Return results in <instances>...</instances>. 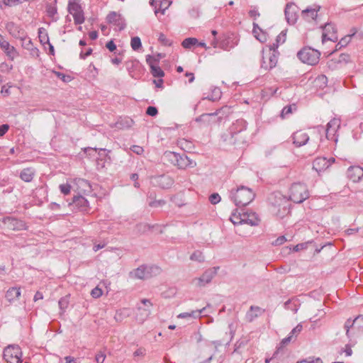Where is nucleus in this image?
Here are the masks:
<instances>
[{
	"label": "nucleus",
	"instance_id": "nucleus-23",
	"mask_svg": "<svg viewBox=\"0 0 363 363\" xmlns=\"http://www.w3.org/2000/svg\"><path fill=\"white\" fill-rule=\"evenodd\" d=\"M284 308L291 310L294 313H296L299 309L300 303L296 298H291L286 301L284 304Z\"/></svg>",
	"mask_w": 363,
	"mask_h": 363
},
{
	"label": "nucleus",
	"instance_id": "nucleus-21",
	"mask_svg": "<svg viewBox=\"0 0 363 363\" xmlns=\"http://www.w3.org/2000/svg\"><path fill=\"white\" fill-rule=\"evenodd\" d=\"M21 296V289L20 288L17 287H11L9 288L5 295V297L6 300L10 303H12L13 302L16 301L18 299V298Z\"/></svg>",
	"mask_w": 363,
	"mask_h": 363
},
{
	"label": "nucleus",
	"instance_id": "nucleus-26",
	"mask_svg": "<svg viewBox=\"0 0 363 363\" xmlns=\"http://www.w3.org/2000/svg\"><path fill=\"white\" fill-rule=\"evenodd\" d=\"M35 171L31 168H26L21 171L20 174L21 179L26 182H30L33 179Z\"/></svg>",
	"mask_w": 363,
	"mask_h": 363
},
{
	"label": "nucleus",
	"instance_id": "nucleus-46",
	"mask_svg": "<svg viewBox=\"0 0 363 363\" xmlns=\"http://www.w3.org/2000/svg\"><path fill=\"white\" fill-rule=\"evenodd\" d=\"M336 61L337 62V64H345L349 60V55L347 54H341L339 55L337 58H335Z\"/></svg>",
	"mask_w": 363,
	"mask_h": 363
},
{
	"label": "nucleus",
	"instance_id": "nucleus-61",
	"mask_svg": "<svg viewBox=\"0 0 363 363\" xmlns=\"http://www.w3.org/2000/svg\"><path fill=\"white\" fill-rule=\"evenodd\" d=\"M19 2V0H4V4L9 6L17 5Z\"/></svg>",
	"mask_w": 363,
	"mask_h": 363
},
{
	"label": "nucleus",
	"instance_id": "nucleus-17",
	"mask_svg": "<svg viewBox=\"0 0 363 363\" xmlns=\"http://www.w3.org/2000/svg\"><path fill=\"white\" fill-rule=\"evenodd\" d=\"M347 177L354 182H359L363 177V169L359 166H352L348 168Z\"/></svg>",
	"mask_w": 363,
	"mask_h": 363
},
{
	"label": "nucleus",
	"instance_id": "nucleus-40",
	"mask_svg": "<svg viewBox=\"0 0 363 363\" xmlns=\"http://www.w3.org/2000/svg\"><path fill=\"white\" fill-rule=\"evenodd\" d=\"M130 45L133 50H138L142 45L141 40H140V38L139 37L132 38L131 42H130Z\"/></svg>",
	"mask_w": 363,
	"mask_h": 363
},
{
	"label": "nucleus",
	"instance_id": "nucleus-53",
	"mask_svg": "<svg viewBox=\"0 0 363 363\" xmlns=\"http://www.w3.org/2000/svg\"><path fill=\"white\" fill-rule=\"evenodd\" d=\"M355 320H352L351 319H348L345 323V328L346 330V335L349 337L350 328L352 327L354 322Z\"/></svg>",
	"mask_w": 363,
	"mask_h": 363
},
{
	"label": "nucleus",
	"instance_id": "nucleus-13",
	"mask_svg": "<svg viewBox=\"0 0 363 363\" xmlns=\"http://www.w3.org/2000/svg\"><path fill=\"white\" fill-rule=\"evenodd\" d=\"M335 162V158L330 157H318L313 162V169L320 173L327 169L332 164Z\"/></svg>",
	"mask_w": 363,
	"mask_h": 363
},
{
	"label": "nucleus",
	"instance_id": "nucleus-44",
	"mask_svg": "<svg viewBox=\"0 0 363 363\" xmlns=\"http://www.w3.org/2000/svg\"><path fill=\"white\" fill-rule=\"evenodd\" d=\"M139 311H142V317L137 316V320L140 322H143L145 319L150 314V308L142 309L140 307L138 308Z\"/></svg>",
	"mask_w": 363,
	"mask_h": 363
},
{
	"label": "nucleus",
	"instance_id": "nucleus-4",
	"mask_svg": "<svg viewBox=\"0 0 363 363\" xmlns=\"http://www.w3.org/2000/svg\"><path fill=\"white\" fill-rule=\"evenodd\" d=\"M320 53L318 50L311 48H304L300 50L297 56L303 63L314 65L319 62Z\"/></svg>",
	"mask_w": 363,
	"mask_h": 363
},
{
	"label": "nucleus",
	"instance_id": "nucleus-36",
	"mask_svg": "<svg viewBox=\"0 0 363 363\" xmlns=\"http://www.w3.org/2000/svg\"><path fill=\"white\" fill-rule=\"evenodd\" d=\"M171 4V1H168V0H162L161 2H160V8L159 9H157L155 7V15H157L158 13V12L160 11H161V13L162 14L164 13V11L168 9V7L170 6Z\"/></svg>",
	"mask_w": 363,
	"mask_h": 363
},
{
	"label": "nucleus",
	"instance_id": "nucleus-6",
	"mask_svg": "<svg viewBox=\"0 0 363 363\" xmlns=\"http://www.w3.org/2000/svg\"><path fill=\"white\" fill-rule=\"evenodd\" d=\"M165 155L172 162H174V164L179 169L194 167L196 164V162L191 160L186 155H179V154L172 152H166Z\"/></svg>",
	"mask_w": 363,
	"mask_h": 363
},
{
	"label": "nucleus",
	"instance_id": "nucleus-49",
	"mask_svg": "<svg viewBox=\"0 0 363 363\" xmlns=\"http://www.w3.org/2000/svg\"><path fill=\"white\" fill-rule=\"evenodd\" d=\"M165 203L164 200H154L149 203V206L152 208H157L159 206H162Z\"/></svg>",
	"mask_w": 363,
	"mask_h": 363
},
{
	"label": "nucleus",
	"instance_id": "nucleus-31",
	"mask_svg": "<svg viewBox=\"0 0 363 363\" xmlns=\"http://www.w3.org/2000/svg\"><path fill=\"white\" fill-rule=\"evenodd\" d=\"M314 83L315 86L323 89L327 86L328 78L325 75H320L315 78Z\"/></svg>",
	"mask_w": 363,
	"mask_h": 363
},
{
	"label": "nucleus",
	"instance_id": "nucleus-22",
	"mask_svg": "<svg viewBox=\"0 0 363 363\" xmlns=\"http://www.w3.org/2000/svg\"><path fill=\"white\" fill-rule=\"evenodd\" d=\"M246 127H247L246 121L243 119H238L230 128V133H231L232 135L234 136V135L245 130Z\"/></svg>",
	"mask_w": 363,
	"mask_h": 363
},
{
	"label": "nucleus",
	"instance_id": "nucleus-41",
	"mask_svg": "<svg viewBox=\"0 0 363 363\" xmlns=\"http://www.w3.org/2000/svg\"><path fill=\"white\" fill-rule=\"evenodd\" d=\"M160 57V55H158V57H155L154 56L147 55L146 57V62L150 66V67H152V65H158L159 62V58Z\"/></svg>",
	"mask_w": 363,
	"mask_h": 363
},
{
	"label": "nucleus",
	"instance_id": "nucleus-57",
	"mask_svg": "<svg viewBox=\"0 0 363 363\" xmlns=\"http://www.w3.org/2000/svg\"><path fill=\"white\" fill-rule=\"evenodd\" d=\"M106 359V355L103 352H99L96 355L95 359L97 363H103Z\"/></svg>",
	"mask_w": 363,
	"mask_h": 363
},
{
	"label": "nucleus",
	"instance_id": "nucleus-5",
	"mask_svg": "<svg viewBox=\"0 0 363 363\" xmlns=\"http://www.w3.org/2000/svg\"><path fill=\"white\" fill-rule=\"evenodd\" d=\"M22 352L17 345L7 346L4 350V359L8 363H22Z\"/></svg>",
	"mask_w": 363,
	"mask_h": 363
},
{
	"label": "nucleus",
	"instance_id": "nucleus-18",
	"mask_svg": "<svg viewBox=\"0 0 363 363\" xmlns=\"http://www.w3.org/2000/svg\"><path fill=\"white\" fill-rule=\"evenodd\" d=\"M292 138L294 144L296 147H301L307 143L309 140V136L307 133L299 130L294 133Z\"/></svg>",
	"mask_w": 363,
	"mask_h": 363
},
{
	"label": "nucleus",
	"instance_id": "nucleus-20",
	"mask_svg": "<svg viewBox=\"0 0 363 363\" xmlns=\"http://www.w3.org/2000/svg\"><path fill=\"white\" fill-rule=\"evenodd\" d=\"M0 47L11 60H13L18 55L15 48L11 46L9 43L4 39L0 43Z\"/></svg>",
	"mask_w": 363,
	"mask_h": 363
},
{
	"label": "nucleus",
	"instance_id": "nucleus-8",
	"mask_svg": "<svg viewBox=\"0 0 363 363\" xmlns=\"http://www.w3.org/2000/svg\"><path fill=\"white\" fill-rule=\"evenodd\" d=\"M218 269L219 267H213L206 270L200 277L193 280V284L196 286H204L211 281L213 278L216 275Z\"/></svg>",
	"mask_w": 363,
	"mask_h": 363
},
{
	"label": "nucleus",
	"instance_id": "nucleus-30",
	"mask_svg": "<svg viewBox=\"0 0 363 363\" xmlns=\"http://www.w3.org/2000/svg\"><path fill=\"white\" fill-rule=\"evenodd\" d=\"M68 11L71 15L77 13L82 10L81 6L75 0L69 1L68 4Z\"/></svg>",
	"mask_w": 363,
	"mask_h": 363
},
{
	"label": "nucleus",
	"instance_id": "nucleus-33",
	"mask_svg": "<svg viewBox=\"0 0 363 363\" xmlns=\"http://www.w3.org/2000/svg\"><path fill=\"white\" fill-rule=\"evenodd\" d=\"M159 179L162 188H168L173 184V180L168 176H161Z\"/></svg>",
	"mask_w": 363,
	"mask_h": 363
},
{
	"label": "nucleus",
	"instance_id": "nucleus-19",
	"mask_svg": "<svg viewBox=\"0 0 363 363\" xmlns=\"http://www.w3.org/2000/svg\"><path fill=\"white\" fill-rule=\"evenodd\" d=\"M242 224H247L251 226L258 225L259 218L254 212H243L242 213Z\"/></svg>",
	"mask_w": 363,
	"mask_h": 363
},
{
	"label": "nucleus",
	"instance_id": "nucleus-2",
	"mask_svg": "<svg viewBox=\"0 0 363 363\" xmlns=\"http://www.w3.org/2000/svg\"><path fill=\"white\" fill-rule=\"evenodd\" d=\"M160 272V269L157 266L141 265L130 272L129 276L132 279H147L159 274Z\"/></svg>",
	"mask_w": 363,
	"mask_h": 363
},
{
	"label": "nucleus",
	"instance_id": "nucleus-35",
	"mask_svg": "<svg viewBox=\"0 0 363 363\" xmlns=\"http://www.w3.org/2000/svg\"><path fill=\"white\" fill-rule=\"evenodd\" d=\"M296 110V106L295 104L285 106L281 113V118H285L291 114L293 111Z\"/></svg>",
	"mask_w": 363,
	"mask_h": 363
},
{
	"label": "nucleus",
	"instance_id": "nucleus-48",
	"mask_svg": "<svg viewBox=\"0 0 363 363\" xmlns=\"http://www.w3.org/2000/svg\"><path fill=\"white\" fill-rule=\"evenodd\" d=\"M209 201L212 204H217L220 201V196L217 193H213L209 196Z\"/></svg>",
	"mask_w": 363,
	"mask_h": 363
},
{
	"label": "nucleus",
	"instance_id": "nucleus-37",
	"mask_svg": "<svg viewBox=\"0 0 363 363\" xmlns=\"http://www.w3.org/2000/svg\"><path fill=\"white\" fill-rule=\"evenodd\" d=\"M150 72L155 77H162L164 75L163 70L158 65H152Z\"/></svg>",
	"mask_w": 363,
	"mask_h": 363
},
{
	"label": "nucleus",
	"instance_id": "nucleus-25",
	"mask_svg": "<svg viewBox=\"0 0 363 363\" xmlns=\"http://www.w3.org/2000/svg\"><path fill=\"white\" fill-rule=\"evenodd\" d=\"M206 310V308H203L201 310L192 311L190 313H182L177 315L179 318H197L201 317V314L203 313Z\"/></svg>",
	"mask_w": 363,
	"mask_h": 363
},
{
	"label": "nucleus",
	"instance_id": "nucleus-60",
	"mask_svg": "<svg viewBox=\"0 0 363 363\" xmlns=\"http://www.w3.org/2000/svg\"><path fill=\"white\" fill-rule=\"evenodd\" d=\"M9 125L8 124H4L0 125V137L4 135L8 131Z\"/></svg>",
	"mask_w": 363,
	"mask_h": 363
},
{
	"label": "nucleus",
	"instance_id": "nucleus-63",
	"mask_svg": "<svg viewBox=\"0 0 363 363\" xmlns=\"http://www.w3.org/2000/svg\"><path fill=\"white\" fill-rule=\"evenodd\" d=\"M106 48L111 52L114 51L116 49V45L113 43V40H110L106 44Z\"/></svg>",
	"mask_w": 363,
	"mask_h": 363
},
{
	"label": "nucleus",
	"instance_id": "nucleus-58",
	"mask_svg": "<svg viewBox=\"0 0 363 363\" xmlns=\"http://www.w3.org/2000/svg\"><path fill=\"white\" fill-rule=\"evenodd\" d=\"M196 122H203V123H208V115H206V113H203L196 118Z\"/></svg>",
	"mask_w": 363,
	"mask_h": 363
},
{
	"label": "nucleus",
	"instance_id": "nucleus-10",
	"mask_svg": "<svg viewBox=\"0 0 363 363\" xmlns=\"http://www.w3.org/2000/svg\"><path fill=\"white\" fill-rule=\"evenodd\" d=\"M338 40L335 27L332 23H326L323 28L322 43L326 41L336 42Z\"/></svg>",
	"mask_w": 363,
	"mask_h": 363
},
{
	"label": "nucleus",
	"instance_id": "nucleus-9",
	"mask_svg": "<svg viewBox=\"0 0 363 363\" xmlns=\"http://www.w3.org/2000/svg\"><path fill=\"white\" fill-rule=\"evenodd\" d=\"M7 28H8L9 33L14 38H19L21 40V42H22V43H21L22 47H23L24 48H26L27 50H30L32 48L33 43L31 42V40L26 36V35L25 34L24 31L18 30V34L15 33L14 32H13V29H15V30L18 29L17 26L14 23H11L8 24Z\"/></svg>",
	"mask_w": 363,
	"mask_h": 363
},
{
	"label": "nucleus",
	"instance_id": "nucleus-7",
	"mask_svg": "<svg viewBox=\"0 0 363 363\" xmlns=\"http://www.w3.org/2000/svg\"><path fill=\"white\" fill-rule=\"evenodd\" d=\"M262 67L269 70L276 67L278 61V52L269 47L267 51L263 50Z\"/></svg>",
	"mask_w": 363,
	"mask_h": 363
},
{
	"label": "nucleus",
	"instance_id": "nucleus-45",
	"mask_svg": "<svg viewBox=\"0 0 363 363\" xmlns=\"http://www.w3.org/2000/svg\"><path fill=\"white\" fill-rule=\"evenodd\" d=\"M60 191L62 194L65 195H67L70 193L71 186L69 184H62L59 186Z\"/></svg>",
	"mask_w": 363,
	"mask_h": 363
},
{
	"label": "nucleus",
	"instance_id": "nucleus-34",
	"mask_svg": "<svg viewBox=\"0 0 363 363\" xmlns=\"http://www.w3.org/2000/svg\"><path fill=\"white\" fill-rule=\"evenodd\" d=\"M198 43V40L195 38H188L183 40L182 45L184 48L189 49L193 45Z\"/></svg>",
	"mask_w": 363,
	"mask_h": 363
},
{
	"label": "nucleus",
	"instance_id": "nucleus-56",
	"mask_svg": "<svg viewBox=\"0 0 363 363\" xmlns=\"http://www.w3.org/2000/svg\"><path fill=\"white\" fill-rule=\"evenodd\" d=\"M130 149L137 155H142L144 152L143 148L139 145H133Z\"/></svg>",
	"mask_w": 363,
	"mask_h": 363
},
{
	"label": "nucleus",
	"instance_id": "nucleus-29",
	"mask_svg": "<svg viewBox=\"0 0 363 363\" xmlns=\"http://www.w3.org/2000/svg\"><path fill=\"white\" fill-rule=\"evenodd\" d=\"M286 38V30H282L280 34L277 37L276 43L270 45V48L277 50L280 44H283Z\"/></svg>",
	"mask_w": 363,
	"mask_h": 363
},
{
	"label": "nucleus",
	"instance_id": "nucleus-3",
	"mask_svg": "<svg viewBox=\"0 0 363 363\" xmlns=\"http://www.w3.org/2000/svg\"><path fill=\"white\" fill-rule=\"evenodd\" d=\"M308 191L305 184L295 183L291 186L289 198L294 203H302L304 200L308 199Z\"/></svg>",
	"mask_w": 363,
	"mask_h": 363
},
{
	"label": "nucleus",
	"instance_id": "nucleus-15",
	"mask_svg": "<svg viewBox=\"0 0 363 363\" xmlns=\"http://www.w3.org/2000/svg\"><path fill=\"white\" fill-rule=\"evenodd\" d=\"M106 20L108 23L118 26L119 30H123L125 26L124 20L121 18V15L115 11L110 12L106 17Z\"/></svg>",
	"mask_w": 363,
	"mask_h": 363
},
{
	"label": "nucleus",
	"instance_id": "nucleus-51",
	"mask_svg": "<svg viewBox=\"0 0 363 363\" xmlns=\"http://www.w3.org/2000/svg\"><path fill=\"white\" fill-rule=\"evenodd\" d=\"M328 65L330 69H337L340 66V64H337L336 59L333 58L328 62Z\"/></svg>",
	"mask_w": 363,
	"mask_h": 363
},
{
	"label": "nucleus",
	"instance_id": "nucleus-50",
	"mask_svg": "<svg viewBox=\"0 0 363 363\" xmlns=\"http://www.w3.org/2000/svg\"><path fill=\"white\" fill-rule=\"evenodd\" d=\"M102 294V290L99 287H95L91 291V295L92 296V297L96 298L101 296Z\"/></svg>",
	"mask_w": 363,
	"mask_h": 363
},
{
	"label": "nucleus",
	"instance_id": "nucleus-11",
	"mask_svg": "<svg viewBox=\"0 0 363 363\" xmlns=\"http://www.w3.org/2000/svg\"><path fill=\"white\" fill-rule=\"evenodd\" d=\"M340 126V120L338 118H333L330 120L325 130L326 138L328 140L337 141L336 133Z\"/></svg>",
	"mask_w": 363,
	"mask_h": 363
},
{
	"label": "nucleus",
	"instance_id": "nucleus-39",
	"mask_svg": "<svg viewBox=\"0 0 363 363\" xmlns=\"http://www.w3.org/2000/svg\"><path fill=\"white\" fill-rule=\"evenodd\" d=\"M191 260L202 262L204 261V257L201 252L195 251L190 257Z\"/></svg>",
	"mask_w": 363,
	"mask_h": 363
},
{
	"label": "nucleus",
	"instance_id": "nucleus-16",
	"mask_svg": "<svg viewBox=\"0 0 363 363\" xmlns=\"http://www.w3.org/2000/svg\"><path fill=\"white\" fill-rule=\"evenodd\" d=\"M320 9V6L314 5L313 6H309L301 11V16L303 19L308 21L315 20L318 16V12Z\"/></svg>",
	"mask_w": 363,
	"mask_h": 363
},
{
	"label": "nucleus",
	"instance_id": "nucleus-54",
	"mask_svg": "<svg viewBox=\"0 0 363 363\" xmlns=\"http://www.w3.org/2000/svg\"><path fill=\"white\" fill-rule=\"evenodd\" d=\"M213 93L215 94V97H210V96H207L206 99L210 100V101H215L218 99H220V95H221V91L219 89H215L213 90Z\"/></svg>",
	"mask_w": 363,
	"mask_h": 363
},
{
	"label": "nucleus",
	"instance_id": "nucleus-32",
	"mask_svg": "<svg viewBox=\"0 0 363 363\" xmlns=\"http://www.w3.org/2000/svg\"><path fill=\"white\" fill-rule=\"evenodd\" d=\"M72 201L74 204L80 208H84L88 205L87 200L82 196H74Z\"/></svg>",
	"mask_w": 363,
	"mask_h": 363
},
{
	"label": "nucleus",
	"instance_id": "nucleus-52",
	"mask_svg": "<svg viewBox=\"0 0 363 363\" xmlns=\"http://www.w3.org/2000/svg\"><path fill=\"white\" fill-rule=\"evenodd\" d=\"M157 113V109L155 106H148L146 111V113L150 116H155Z\"/></svg>",
	"mask_w": 363,
	"mask_h": 363
},
{
	"label": "nucleus",
	"instance_id": "nucleus-38",
	"mask_svg": "<svg viewBox=\"0 0 363 363\" xmlns=\"http://www.w3.org/2000/svg\"><path fill=\"white\" fill-rule=\"evenodd\" d=\"M231 222L234 225H239L242 224V213H232L230 218Z\"/></svg>",
	"mask_w": 363,
	"mask_h": 363
},
{
	"label": "nucleus",
	"instance_id": "nucleus-12",
	"mask_svg": "<svg viewBox=\"0 0 363 363\" xmlns=\"http://www.w3.org/2000/svg\"><path fill=\"white\" fill-rule=\"evenodd\" d=\"M3 224L5 228L11 230H21L26 228V223L11 217H6L3 219Z\"/></svg>",
	"mask_w": 363,
	"mask_h": 363
},
{
	"label": "nucleus",
	"instance_id": "nucleus-59",
	"mask_svg": "<svg viewBox=\"0 0 363 363\" xmlns=\"http://www.w3.org/2000/svg\"><path fill=\"white\" fill-rule=\"evenodd\" d=\"M158 40L165 45L171 44L163 33H160Z\"/></svg>",
	"mask_w": 363,
	"mask_h": 363
},
{
	"label": "nucleus",
	"instance_id": "nucleus-27",
	"mask_svg": "<svg viewBox=\"0 0 363 363\" xmlns=\"http://www.w3.org/2000/svg\"><path fill=\"white\" fill-rule=\"evenodd\" d=\"M130 315V310L127 308H123L120 309L116 311V313L114 315V319L117 322H121L125 318H128Z\"/></svg>",
	"mask_w": 363,
	"mask_h": 363
},
{
	"label": "nucleus",
	"instance_id": "nucleus-55",
	"mask_svg": "<svg viewBox=\"0 0 363 363\" xmlns=\"http://www.w3.org/2000/svg\"><path fill=\"white\" fill-rule=\"evenodd\" d=\"M302 328V325L299 323L291 331L289 335H291V337H293L294 335H296L301 333Z\"/></svg>",
	"mask_w": 363,
	"mask_h": 363
},
{
	"label": "nucleus",
	"instance_id": "nucleus-24",
	"mask_svg": "<svg viewBox=\"0 0 363 363\" xmlns=\"http://www.w3.org/2000/svg\"><path fill=\"white\" fill-rule=\"evenodd\" d=\"M253 34L261 43H264L267 40V34L255 23H253Z\"/></svg>",
	"mask_w": 363,
	"mask_h": 363
},
{
	"label": "nucleus",
	"instance_id": "nucleus-62",
	"mask_svg": "<svg viewBox=\"0 0 363 363\" xmlns=\"http://www.w3.org/2000/svg\"><path fill=\"white\" fill-rule=\"evenodd\" d=\"M291 339L292 337L290 335L288 337L284 338L280 343V347H284L286 345L289 344L291 341Z\"/></svg>",
	"mask_w": 363,
	"mask_h": 363
},
{
	"label": "nucleus",
	"instance_id": "nucleus-42",
	"mask_svg": "<svg viewBox=\"0 0 363 363\" xmlns=\"http://www.w3.org/2000/svg\"><path fill=\"white\" fill-rule=\"evenodd\" d=\"M72 16L74 18V23L77 24H82L84 21V17L82 11L72 14Z\"/></svg>",
	"mask_w": 363,
	"mask_h": 363
},
{
	"label": "nucleus",
	"instance_id": "nucleus-47",
	"mask_svg": "<svg viewBox=\"0 0 363 363\" xmlns=\"http://www.w3.org/2000/svg\"><path fill=\"white\" fill-rule=\"evenodd\" d=\"M68 303V300L66 298H62L60 299L58 304L62 312H64L65 310L67 308Z\"/></svg>",
	"mask_w": 363,
	"mask_h": 363
},
{
	"label": "nucleus",
	"instance_id": "nucleus-43",
	"mask_svg": "<svg viewBox=\"0 0 363 363\" xmlns=\"http://www.w3.org/2000/svg\"><path fill=\"white\" fill-rule=\"evenodd\" d=\"M44 30L43 28L39 29V38L41 43H49V38L47 33H44Z\"/></svg>",
	"mask_w": 363,
	"mask_h": 363
},
{
	"label": "nucleus",
	"instance_id": "nucleus-14",
	"mask_svg": "<svg viewBox=\"0 0 363 363\" xmlns=\"http://www.w3.org/2000/svg\"><path fill=\"white\" fill-rule=\"evenodd\" d=\"M298 8L292 3L288 4L285 9V16L286 21L290 24H294L298 18Z\"/></svg>",
	"mask_w": 363,
	"mask_h": 363
},
{
	"label": "nucleus",
	"instance_id": "nucleus-28",
	"mask_svg": "<svg viewBox=\"0 0 363 363\" xmlns=\"http://www.w3.org/2000/svg\"><path fill=\"white\" fill-rule=\"evenodd\" d=\"M261 312V308L258 306H251L250 310L247 313L246 318L247 320L252 321L255 318L259 315Z\"/></svg>",
	"mask_w": 363,
	"mask_h": 363
},
{
	"label": "nucleus",
	"instance_id": "nucleus-1",
	"mask_svg": "<svg viewBox=\"0 0 363 363\" xmlns=\"http://www.w3.org/2000/svg\"><path fill=\"white\" fill-rule=\"evenodd\" d=\"M254 191L246 186H240L237 189H232L230 191V198L237 206L248 205L255 199Z\"/></svg>",
	"mask_w": 363,
	"mask_h": 363
},
{
	"label": "nucleus",
	"instance_id": "nucleus-64",
	"mask_svg": "<svg viewBox=\"0 0 363 363\" xmlns=\"http://www.w3.org/2000/svg\"><path fill=\"white\" fill-rule=\"evenodd\" d=\"M249 15L252 17V18H257L258 16H259V13L258 12V11L254 8L251 10H250L249 11Z\"/></svg>",
	"mask_w": 363,
	"mask_h": 363
}]
</instances>
